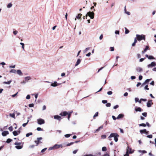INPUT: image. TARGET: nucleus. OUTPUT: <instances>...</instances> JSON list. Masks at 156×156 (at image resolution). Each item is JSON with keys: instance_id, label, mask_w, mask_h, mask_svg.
<instances>
[{"instance_id": "obj_1", "label": "nucleus", "mask_w": 156, "mask_h": 156, "mask_svg": "<svg viewBox=\"0 0 156 156\" xmlns=\"http://www.w3.org/2000/svg\"><path fill=\"white\" fill-rule=\"evenodd\" d=\"M119 136V135L116 133H113L110 134L108 136V138L109 140H111L112 139V137H114V140L115 142H116L118 140V137Z\"/></svg>"}, {"instance_id": "obj_2", "label": "nucleus", "mask_w": 156, "mask_h": 156, "mask_svg": "<svg viewBox=\"0 0 156 156\" xmlns=\"http://www.w3.org/2000/svg\"><path fill=\"white\" fill-rule=\"evenodd\" d=\"M136 36V39L138 41H139L142 40H144V41H145L146 37L145 35H139L137 34Z\"/></svg>"}, {"instance_id": "obj_3", "label": "nucleus", "mask_w": 156, "mask_h": 156, "mask_svg": "<svg viewBox=\"0 0 156 156\" xmlns=\"http://www.w3.org/2000/svg\"><path fill=\"white\" fill-rule=\"evenodd\" d=\"M88 16L91 19H93L94 17V14L93 12H89L86 15V19H87V16Z\"/></svg>"}, {"instance_id": "obj_4", "label": "nucleus", "mask_w": 156, "mask_h": 156, "mask_svg": "<svg viewBox=\"0 0 156 156\" xmlns=\"http://www.w3.org/2000/svg\"><path fill=\"white\" fill-rule=\"evenodd\" d=\"M62 145L55 144L53 147H50L49 149L52 150L58 149L60 147H62Z\"/></svg>"}, {"instance_id": "obj_5", "label": "nucleus", "mask_w": 156, "mask_h": 156, "mask_svg": "<svg viewBox=\"0 0 156 156\" xmlns=\"http://www.w3.org/2000/svg\"><path fill=\"white\" fill-rule=\"evenodd\" d=\"M37 123L39 125L43 124L45 123L44 120L41 119H39L37 120Z\"/></svg>"}, {"instance_id": "obj_6", "label": "nucleus", "mask_w": 156, "mask_h": 156, "mask_svg": "<svg viewBox=\"0 0 156 156\" xmlns=\"http://www.w3.org/2000/svg\"><path fill=\"white\" fill-rule=\"evenodd\" d=\"M42 139V137H39L37 138V140H35L34 142L36 143V146H37L40 143H42V142L40 141Z\"/></svg>"}, {"instance_id": "obj_7", "label": "nucleus", "mask_w": 156, "mask_h": 156, "mask_svg": "<svg viewBox=\"0 0 156 156\" xmlns=\"http://www.w3.org/2000/svg\"><path fill=\"white\" fill-rule=\"evenodd\" d=\"M156 65V63L155 62H152L150 64H149L148 65V67H152L153 66H155Z\"/></svg>"}, {"instance_id": "obj_8", "label": "nucleus", "mask_w": 156, "mask_h": 156, "mask_svg": "<svg viewBox=\"0 0 156 156\" xmlns=\"http://www.w3.org/2000/svg\"><path fill=\"white\" fill-rule=\"evenodd\" d=\"M152 101V100H149L148 101L147 103V106L148 107H151V105L153 104Z\"/></svg>"}, {"instance_id": "obj_9", "label": "nucleus", "mask_w": 156, "mask_h": 156, "mask_svg": "<svg viewBox=\"0 0 156 156\" xmlns=\"http://www.w3.org/2000/svg\"><path fill=\"white\" fill-rule=\"evenodd\" d=\"M54 118L55 119H57L59 121H60L62 119V118L61 117L58 115H55L54 116Z\"/></svg>"}, {"instance_id": "obj_10", "label": "nucleus", "mask_w": 156, "mask_h": 156, "mask_svg": "<svg viewBox=\"0 0 156 156\" xmlns=\"http://www.w3.org/2000/svg\"><path fill=\"white\" fill-rule=\"evenodd\" d=\"M68 114V113L67 112H66V111H64V112H61L60 114L59 115L61 116H66V115H67Z\"/></svg>"}, {"instance_id": "obj_11", "label": "nucleus", "mask_w": 156, "mask_h": 156, "mask_svg": "<svg viewBox=\"0 0 156 156\" xmlns=\"http://www.w3.org/2000/svg\"><path fill=\"white\" fill-rule=\"evenodd\" d=\"M136 69L138 72H141L143 71V69L140 67H136Z\"/></svg>"}, {"instance_id": "obj_12", "label": "nucleus", "mask_w": 156, "mask_h": 156, "mask_svg": "<svg viewBox=\"0 0 156 156\" xmlns=\"http://www.w3.org/2000/svg\"><path fill=\"white\" fill-rule=\"evenodd\" d=\"M9 134V132L7 131H5L2 133V135L3 136H5Z\"/></svg>"}, {"instance_id": "obj_13", "label": "nucleus", "mask_w": 156, "mask_h": 156, "mask_svg": "<svg viewBox=\"0 0 156 156\" xmlns=\"http://www.w3.org/2000/svg\"><path fill=\"white\" fill-rule=\"evenodd\" d=\"M135 110L136 112H142L143 111V110L139 107H136Z\"/></svg>"}, {"instance_id": "obj_14", "label": "nucleus", "mask_w": 156, "mask_h": 156, "mask_svg": "<svg viewBox=\"0 0 156 156\" xmlns=\"http://www.w3.org/2000/svg\"><path fill=\"white\" fill-rule=\"evenodd\" d=\"M124 116V115L123 114H119L118 116L116 118V119H120L122 118Z\"/></svg>"}, {"instance_id": "obj_15", "label": "nucleus", "mask_w": 156, "mask_h": 156, "mask_svg": "<svg viewBox=\"0 0 156 156\" xmlns=\"http://www.w3.org/2000/svg\"><path fill=\"white\" fill-rule=\"evenodd\" d=\"M151 80V79H148L146 80L142 84L141 86H144V85H145L146 84L148 83Z\"/></svg>"}, {"instance_id": "obj_16", "label": "nucleus", "mask_w": 156, "mask_h": 156, "mask_svg": "<svg viewBox=\"0 0 156 156\" xmlns=\"http://www.w3.org/2000/svg\"><path fill=\"white\" fill-rule=\"evenodd\" d=\"M17 73L20 76H22L23 75V73L19 69L16 71Z\"/></svg>"}, {"instance_id": "obj_17", "label": "nucleus", "mask_w": 156, "mask_h": 156, "mask_svg": "<svg viewBox=\"0 0 156 156\" xmlns=\"http://www.w3.org/2000/svg\"><path fill=\"white\" fill-rule=\"evenodd\" d=\"M81 62V60L80 59H78L77 62H76V64L75 65V66H77L78 65H79Z\"/></svg>"}, {"instance_id": "obj_18", "label": "nucleus", "mask_w": 156, "mask_h": 156, "mask_svg": "<svg viewBox=\"0 0 156 156\" xmlns=\"http://www.w3.org/2000/svg\"><path fill=\"white\" fill-rule=\"evenodd\" d=\"M57 85V82H55L54 83H52L51 84V86L53 87H56Z\"/></svg>"}, {"instance_id": "obj_19", "label": "nucleus", "mask_w": 156, "mask_h": 156, "mask_svg": "<svg viewBox=\"0 0 156 156\" xmlns=\"http://www.w3.org/2000/svg\"><path fill=\"white\" fill-rule=\"evenodd\" d=\"M82 15L81 14L79 13V14L78 15L76 16V18H77L78 19H80L81 17L82 16Z\"/></svg>"}, {"instance_id": "obj_20", "label": "nucleus", "mask_w": 156, "mask_h": 156, "mask_svg": "<svg viewBox=\"0 0 156 156\" xmlns=\"http://www.w3.org/2000/svg\"><path fill=\"white\" fill-rule=\"evenodd\" d=\"M127 150L126 153L124 155V156H129V147H127Z\"/></svg>"}, {"instance_id": "obj_21", "label": "nucleus", "mask_w": 156, "mask_h": 156, "mask_svg": "<svg viewBox=\"0 0 156 156\" xmlns=\"http://www.w3.org/2000/svg\"><path fill=\"white\" fill-rule=\"evenodd\" d=\"M140 131L142 134L143 133H145V132H146V129H145L143 130H140Z\"/></svg>"}, {"instance_id": "obj_22", "label": "nucleus", "mask_w": 156, "mask_h": 156, "mask_svg": "<svg viewBox=\"0 0 156 156\" xmlns=\"http://www.w3.org/2000/svg\"><path fill=\"white\" fill-rule=\"evenodd\" d=\"M25 81H28L31 79V77L29 76H27L25 77Z\"/></svg>"}, {"instance_id": "obj_23", "label": "nucleus", "mask_w": 156, "mask_h": 156, "mask_svg": "<svg viewBox=\"0 0 156 156\" xmlns=\"http://www.w3.org/2000/svg\"><path fill=\"white\" fill-rule=\"evenodd\" d=\"M23 147L22 146L20 145H17L16 146V148L18 149H21Z\"/></svg>"}, {"instance_id": "obj_24", "label": "nucleus", "mask_w": 156, "mask_h": 156, "mask_svg": "<svg viewBox=\"0 0 156 156\" xmlns=\"http://www.w3.org/2000/svg\"><path fill=\"white\" fill-rule=\"evenodd\" d=\"M13 135L15 136H16L18 135V132H17L16 131H14L13 132Z\"/></svg>"}, {"instance_id": "obj_25", "label": "nucleus", "mask_w": 156, "mask_h": 156, "mask_svg": "<svg viewBox=\"0 0 156 156\" xmlns=\"http://www.w3.org/2000/svg\"><path fill=\"white\" fill-rule=\"evenodd\" d=\"M12 141V140L11 139L9 138L7 140L6 142L7 143H9Z\"/></svg>"}, {"instance_id": "obj_26", "label": "nucleus", "mask_w": 156, "mask_h": 156, "mask_svg": "<svg viewBox=\"0 0 156 156\" xmlns=\"http://www.w3.org/2000/svg\"><path fill=\"white\" fill-rule=\"evenodd\" d=\"M98 112H96L95 114H94V116H93V118L94 119H95V117H97L98 116Z\"/></svg>"}, {"instance_id": "obj_27", "label": "nucleus", "mask_w": 156, "mask_h": 156, "mask_svg": "<svg viewBox=\"0 0 156 156\" xmlns=\"http://www.w3.org/2000/svg\"><path fill=\"white\" fill-rule=\"evenodd\" d=\"M33 134V133H27L26 134V136L27 137H29L30 135H32Z\"/></svg>"}, {"instance_id": "obj_28", "label": "nucleus", "mask_w": 156, "mask_h": 156, "mask_svg": "<svg viewBox=\"0 0 156 156\" xmlns=\"http://www.w3.org/2000/svg\"><path fill=\"white\" fill-rule=\"evenodd\" d=\"M16 70L14 69H12L9 72L10 73H16Z\"/></svg>"}, {"instance_id": "obj_29", "label": "nucleus", "mask_w": 156, "mask_h": 156, "mask_svg": "<svg viewBox=\"0 0 156 156\" xmlns=\"http://www.w3.org/2000/svg\"><path fill=\"white\" fill-rule=\"evenodd\" d=\"M11 80H9V81H7V82H3V83H5V84H10V83H11Z\"/></svg>"}, {"instance_id": "obj_30", "label": "nucleus", "mask_w": 156, "mask_h": 156, "mask_svg": "<svg viewBox=\"0 0 156 156\" xmlns=\"http://www.w3.org/2000/svg\"><path fill=\"white\" fill-rule=\"evenodd\" d=\"M12 6V4L10 3H9L7 5V7L8 8H10V7H11Z\"/></svg>"}, {"instance_id": "obj_31", "label": "nucleus", "mask_w": 156, "mask_h": 156, "mask_svg": "<svg viewBox=\"0 0 156 156\" xmlns=\"http://www.w3.org/2000/svg\"><path fill=\"white\" fill-rule=\"evenodd\" d=\"M10 115L14 119H15V115L14 113H13L12 114H10Z\"/></svg>"}, {"instance_id": "obj_32", "label": "nucleus", "mask_w": 156, "mask_h": 156, "mask_svg": "<svg viewBox=\"0 0 156 156\" xmlns=\"http://www.w3.org/2000/svg\"><path fill=\"white\" fill-rule=\"evenodd\" d=\"M125 28V33L126 34H127L129 33V30H128L126 28Z\"/></svg>"}, {"instance_id": "obj_33", "label": "nucleus", "mask_w": 156, "mask_h": 156, "mask_svg": "<svg viewBox=\"0 0 156 156\" xmlns=\"http://www.w3.org/2000/svg\"><path fill=\"white\" fill-rule=\"evenodd\" d=\"M139 126H143L144 127H145L146 126V124L144 123H141L139 125Z\"/></svg>"}, {"instance_id": "obj_34", "label": "nucleus", "mask_w": 156, "mask_h": 156, "mask_svg": "<svg viewBox=\"0 0 156 156\" xmlns=\"http://www.w3.org/2000/svg\"><path fill=\"white\" fill-rule=\"evenodd\" d=\"M102 150L103 151H105L107 150V148L106 147H104L102 148Z\"/></svg>"}, {"instance_id": "obj_35", "label": "nucleus", "mask_w": 156, "mask_h": 156, "mask_svg": "<svg viewBox=\"0 0 156 156\" xmlns=\"http://www.w3.org/2000/svg\"><path fill=\"white\" fill-rule=\"evenodd\" d=\"M71 135V134H66L65 135V136L66 138H68Z\"/></svg>"}, {"instance_id": "obj_36", "label": "nucleus", "mask_w": 156, "mask_h": 156, "mask_svg": "<svg viewBox=\"0 0 156 156\" xmlns=\"http://www.w3.org/2000/svg\"><path fill=\"white\" fill-rule=\"evenodd\" d=\"M9 129L10 131H12L13 130V128L12 126H10L9 128Z\"/></svg>"}, {"instance_id": "obj_37", "label": "nucleus", "mask_w": 156, "mask_h": 156, "mask_svg": "<svg viewBox=\"0 0 156 156\" xmlns=\"http://www.w3.org/2000/svg\"><path fill=\"white\" fill-rule=\"evenodd\" d=\"M142 115L144 117H146L147 116V113L146 112L143 113Z\"/></svg>"}, {"instance_id": "obj_38", "label": "nucleus", "mask_w": 156, "mask_h": 156, "mask_svg": "<svg viewBox=\"0 0 156 156\" xmlns=\"http://www.w3.org/2000/svg\"><path fill=\"white\" fill-rule=\"evenodd\" d=\"M148 58L149 59H154V57L152 56H148Z\"/></svg>"}, {"instance_id": "obj_39", "label": "nucleus", "mask_w": 156, "mask_h": 156, "mask_svg": "<svg viewBox=\"0 0 156 156\" xmlns=\"http://www.w3.org/2000/svg\"><path fill=\"white\" fill-rule=\"evenodd\" d=\"M133 152V151H132V149L131 148H129V153L130 154L132 153Z\"/></svg>"}, {"instance_id": "obj_40", "label": "nucleus", "mask_w": 156, "mask_h": 156, "mask_svg": "<svg viewBox=\"0 0 156 156\" xmlns=\"http://www.w3.org/2000/svg\"><path fill=\"white\" fill-rule=\"evenodd\" d=\"M71 113H72V112H70V113H68V114H67V115H68V119L69 120V118L70 117L71 114Z\"/></svg>"}, {"instance_id": "obj_41", "label": "nucleus", "mask_w": 156, "mask_h": 156, "mask_svg": "<svg viewBox=\"0 0 156 156\" xmlns=\"http://www.w3.org/2000/svg\"><path fill=\"white\" fill-rule=\"evenodd\" d=\"M111 104L110 103H108L106 104V106L107 107H110L111 106Z\"/></svg>"}, {"instance_id": "obj_42", "label": "nucleus", "mask_w": 156, "mask_h": 156, "mask_svg": "<svg viewBox=\"0 0 156 156\" xmlns=\"http://www.w3.org/2000/svg\"><path fill=\"white\" fill-rule=\"evenodd\" d=\"M149 47L148 46H146L145 47V48L144 49V50L146 51L147 50L149 49Z\"/></svg>"}, {"instance_id": "obj_43", "label": "nucleus", "mask_w": 156, "mask_h": 156, "mask_svg": "<svg viewBox=\"0 0 156 156\" xmlns=\"http://www.w3.org/2000/svg\"><path fill=\"white\" fill-rule=\"evenodd\" d=\"M28 122H29V120H28L27 122V123L23 124V125H22L23 126V127H25L26 126V125L27 124V123H28Z\"/></svg>"}, {"instance_id": "obj_44", "label": "nucleus", "mask_w": 156, "mask_h": 156, "mask_svg": "<svg viewBox=\"0 0 156 156\" xmlns=\"http://www.w3.org/2000/svg\"><path fill=\"white\" fill-rule=\"evenodd\" d=\"M37 130L39 131L43 130V129L41 128L40 127H37Z\"/></svg>"}, {"instance_id": "obj_45", "label": "nucleus", "mask_w": 156, "mask_h": 156, "mask_svg": "<svg viewBox=\"0 0 156 156\" xmlns=\"http://www.w3.org/2000/svg\"><path fill=\"white\" fill-rule=\"evenodd\" d=\"M110 50L111 51H113L114 50V48L113 47H110Z\"/></svg>"}, {"instance_id": "obj_46", "label": "nucleus", "mask_w": 156, "mask_h": 156, "mask_svg": "<svg viewBox=\"0 0 156 156\" xmlns=\"http://www.w3.org/2000/svg\"><path fill=\"white\" fill-rule=\"evenodd\" d=\"M29 106L30 107H33L34 106V104H30L29 105Z\"/></svg>"}, {"instance_id": "obj_47", "label": "nucleus", "mask_w": 156, "mask_h": 156, "mask_svg": "<svg viewBox=\"0 0 156 156\" xmlns=\"http://www.w3.org/2000/svg\"><path fill=\"white\" fill-rule=\"evenodd\" d=\"M147 137L150 138H151L152 137V135L151 134L147 135Z\"/></svg>"}, {"instance_id": "obj_48", "label": "nucleus", "mask_w": 156, "mask_h": 156, "mask_svg": "<svg viewBox=\"0 0 156 156\" xmlns=\"http://www.w3.org/2000/svg\"><path fill=\"white\" fill-rule=\"evenodd\" d=\"M47 148H44L41 151V153H43L46 150H47Z\"/></svg>"}, {"instance_id": "obj_49", "label": "nucleus", "mask_w": 156, "mask_h": 156, "mask_svg": "<svg viewBox=\"0 0 156 156\" xmlns=\"http://www.w3.org/2000/svg\"><path fill=\"white\" fill-rule=\"evenodd\" d=\"M148 86L147 85H146L144 87V89L145 90H149V88L148 87Z\"/></svg>"}, {"instance_id": "obj_50", "label": "nucleus", "mask_w": 156, "mask_h": 156, "mask_svg": "<svg viewBox=\"0 0 156 156\" xmlns=\"http://www.w3.org/2000/svg\"><path fill=\"white\" fill-rule=\"evenodd\" d=\"M143 78V76L141 75H140L139 76V80H141Z\"/></svg>"}, {"instance_id": "obj_51", "label": "nucleus", "mask_w": 156, "mask_h": 156, "mask_svg": "<svg viewBox=\"0 0 156 156\" xmlns=\"http://www.w3.org/2000/svg\"><path fill=\"white\" fill-rule=\"evenodd\" d=\"M119 107V106L118 105H116L113 108L114 109H116L117 108H118Z\"/></svg>"}, {"instance_id": "obj_52", "label": "nucleus", "mask_w": 156, "mask_h": 156, "mask_svg": "<svg viewBox=\"0 0 156 156\" xmlns=\"http://www.w3.org/2000/svg\"><path fill=\"white\" fill-rule=\"evenodd\" d=\"M112 92L111 91H109L107 92V94L108 95H111L112 94Z\"/></svg>"}, {"instance_id": "obj_53", "label": "nucleus", "mask_w": 156, "mask_h": 156, "mask_svg": "<svg viewBox=\"0 0 156 156\" xmlns=\"http://www.w3.org/2000/svg\"><path fill=\"white\" fill-rule=\"evenodd\" d=\"M30 95H28L27 96V97H26V98L27 99H30Z\"/></svg>"}, {"instance_id": "obj_54", "label": "nucleus", "mask_w": 156, "mask_h": 156, "mask_svg": "<svg viewBox=\"0 0 156 156\" xmlns=\"http://www.w3.org/2000/svg\"><path fill=\"white\" fill-rule=\"evenodd\" d=\"M101 137L102 138L105 139L106 138V136L105 135H103L101 136Z\"/></svg>"}, {"instance_id": "obj_55", "label": "nucleus", "mask_w": 156, "mask_h": 156, "mask_svg": "<svg viewBox=\"0 0 156 156\" xmlns=\"http://www.w3.org/2000/svg\"><path fill=\"white\" fill-rule=\"evenodd\" d=\"M102 102L104 104L106 103L107 102V100H103L102 101Z\"/></svg>"}, {"instance_id": "obj_56", "label": "nucleus", "mask_w": 156, "mask_h": 156, "mask_svg": "<svg viewBox=\"0 0 156 156\" xmlns=\"http://www.w3.org/2000/svg\"><path fill=\"white\" fill-rule=\"evenodd\" d=\"M147 125L148 127H150L151 126V125L148 122H147L146 123V125Z\"/></svg>"}, {"instance_id": "obj_57", "label": "nucleus", "mask_w": 156, "mask_h": 156, "mask_svg": "<svg viewBox=\"0 0 156 156\" xmlns=\"http://www.w3.org/2000/svg\"><path fill=\"white\" fill-rule=\"evenodd\" d=\"M103 38V35L102 34H101L100 35V37H99L100 39V40H101V39H102Z\"/></svg>"}, {"instance_id": "obj_58", "label": "nucleus", "mask_w": 156, "mask_h": 156, "mask_svg": "<svg viewBox=\"0 0 156 156\" xmlns=\"http://www.w3.org/2000/svg\"><path fill=\"white\" fill-rule=\"evenodd\" d=\"M18 33V31L17 30L14 31L13 33L14 34L16 35Z\"/></svg>"}, {"instance_id": "obj_59", "label": "nucleus", "mask_w": 156, "mask_h": 156, "mask_svg": "<svg viewBox=\"0 0 156 156\" xmlns=\"http://www.w3.org/2000/svg\"><path fill=\"white\" fill-rule=\"evenodd\" d=\"M150 84L152 85H153L154 86V81H152L151 83H150Z\"/></svg>"}, {"instance_id": "obj_60", "label": "nucleus", "mask_w": 156, "mask_h": 156, "mask_svg": "<svg viewBox=\"0 0 156 156\" xmlns=\"http://www.w3.org/2000/svg\"><path fill=\"white\" fill-rule=\"evenodd\" d=\"M21 144V143L15 142V144L16 145H20Z\"/></svg>"}, {"instance_id": "obj_61", "label": "nucleus", "mask_w": 156, "mask_h": 156, "mask_svg": "<svg viewBox=\"0 0 156 156\" xmlns=\"http://www.w3.org/2000/svg\"><path fill=\"white\" fill-rule=\"evenodd\" d=\"M139 99L138 98H135V101L136 102H137L139 101Z\"/></svg>"}, {"instance_id": "obj_62", "label": "nucleus", "mask_w": 156, "mask_h": 156, "mask_svg": "<svg viewBox=\"0 0 156 156\" xmlns=\"http://www.w3.org/2000/svg\"><path fill=\"white\" fill-rule=\"evenodd\" d=\"M141 85V83H140V82H139V83H137V84L136 85V86L137 87H139V86H140Z\"/></svg>"}, {"instance_id": "obj_63", "label": "nucleus", "mask_w": 156, "mask_h": 156, "mask_svg": "<svg viewBox=\"0 0 156 156\" xmlns=\"http://www.w3.org/2000/svg\"><path fill=\"white\" fill-rule=\"evenodd\" d=\"M46 109V106L44 105L43 106L42 110H45Z\"/></svg>"}, {"instance_id": "obj_64", "label": "nucleus", "mask_w": 156, "mask_h": 156, "mask_svg": "<svg viewBox=\"0 0 156 156\" xmlns=\"http://www.w3.org/2000/svg\"><path fill=\"white\" fill-rule=\"evenodd\" d=\"M78 151V150H75L73 151V153L74 154H75L77 152V151Z\"/></svg>"}]
</instances>
